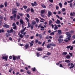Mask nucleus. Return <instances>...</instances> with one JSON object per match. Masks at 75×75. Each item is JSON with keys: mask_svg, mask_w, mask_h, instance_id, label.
Wrapping results in <instances>:
<instances>
[{"mask_svg": "<svg viewBox=\"0 0 75 75\" xmlns=\"http://www.w3.org/2000/svg\"><path fill=\"white\" fill-rule=\"evenodd\" d=\"M17 11H12V14H13V18L14 19H15L16 18V16H17V14H16V13H17Z\"/></svg>", "mask_w": 75, "mask_h": 75, "instance_id": "f257e3e1", "label": "nucleus"}, {"mask_svg": "<svg viewBox=\"0 0 75 75\" xmlns=\"http://www.w3.org/2000/svg\"><path fill=\"white\" fill-rule=\"evenodd\" d=\"M1 58L3 59H5V61H7V58H8V56H3Z\"/></svg>", "mask_w": 75, "mask_h": 75, "instance_id": "f03ea898", "label": "nucleus"}, {"mask_svg": "<svg viewBox=\"0 0 75 75\" xmlns=\"http://www.w3.org/2000/svg\"><path fill=\"white\" fill-rule=\"evenodd\" d=\"M14 31L13 30V28H11L10 30H8L7 31V32L8 33H13Z\"/></svg>", "mask_w": 75, "mask_h": 75, "instance_id": "7ed1b4c3", "label": "nucleus"}, {"mask_svg": "<svg viewBox=\"0 0 75 75\" xmlns=\"http://www.w3.org/2000/svg\"><path fill=\"white\" fill-rule=\"evenodd\" d=\"M48 14H47L48 17H50V16L52 15V12L50 11H49L48 13Z\"/></svg>", "mask_w": 75, "mask_h": 75, "instance_id": "20e7f679", "label": "nucleus"}, {"mask_svg": "<svg viewBox=\"0 0 75 75\" xmlns=\"http://www.w3.org/2000/svg\"><path fill=\"white\" fill-rule=\"evenodd\" d=\"M57 40L59 41V43H61V42H62L63 41V39L61 38H58Z\"/></svg>", "mask_w": 75, "mask_h": 75, "instance_id": "39448f33", "label": "nucleus"}, {"mask_svg": "<svg viewBox=\"0 0 75 75\" xmlns=\"http://www.w3.org/2000/svg\"><path fill=\"white\" fill-rule=\"evenodd\" d=\"M24 47H25V49H27V48L29 47V44H26L24 46Z\"/></svg>", "mask_w": 75, "mask_h": 75, "instance_id": "423d86ee", "label": "nucleus"}, {"mask_svg": "<svg viewBox=\"0 0 75 75\" xmlns=\"http://www.w3.org/2000/svg\"><path fill=\"white\" fill-rule=\"evenodd\" d=\"M67 37L68 40H69V41H70V40H71V34H69L67 35Z\"/></svg>", "mask_w": 75, "mask_h": 75, "instance_id": "0eeeda50", "label": "nucleus"}, {"mask_svg": "<svg viewBox=\"0 0 75 75\" xmlns=\"http://www.w3.org/2000/svg\"><path fill=\"white\" fill-rule=\"evenodd\" d=\"M12 56L13 60V61H16V59H17V56H16L14 55H13Z\"/></svg>", "mask_w": 75, "mask_h": 75, "instance_id": "6e6552de", "label": "nucleus"}, {"mask_svg": "<svg viewBox=\"0 0 75 75\" xmlns=\"http://www.w3.org/2000/svg\"><path fill=\"white\" fill-rule=\"evenodd\" d=\"M4 27L5 28H9V25L7 24H5V25H3Z\"/></svg>", "mask_w": 75, "mask_h": 75, "instance_id": "1a4fd4ad", "label": "nucleus"}, {"mask_svg": "<svg viewBox=\"0 0 75 75\" xmlns=\"http://www.w3.org/2000/svg\"><path fill=\"white\" fill-rule=\"evenodd\" d=\"M31 42H29V44H30V47H32L33 45V44H34V41H32Z\"/></svg>", "mask_w": 75, "mask_h": 75, "instance_id": "9d476101", "label": "nucleus"}, {"mask_svg": "<svg viewBox=\"0 0 75 75\" xmlns=\"http://www.w3.org/2000/svg\"><path fill=\"white\" fill-rule=\"evenodd\" d=\"M36 50L38 51H42V49L41 48H36Z\"/></svg>", "mask_w": 75, "mask_h": 75, "instance_id": "9b49d317", "label": "nucleus"}, {"mask_svg": "<svg viewBox=\"0 0 75 75\" xmlns=\"http://www.w3.org/2000/svg\"><path fill=\"white\" fill-rule=\"evenodd\" d=\"M58 33L59 35H60V34H61V33H62L61 30H58Z\"/></svg>", "mask_w": 75, "mask_h": 75, "instance_id": "f8f14e48", "label": "nucleus"}, {"mask_svg": "<svg viewBox=\"0 0 75 75\" xmlns=\"http://www.w3.org/2000/svg\"><path fill=\"white\" fill-rule=\"evenodd\" d=\"M36 23H37V22L34 21H32V24H33V25H34V24H35Z\"/></svg>", "mask_w": 75, "mask_h": 75, "instance_id": "ddd939ff", "label": "nucleus"}, {"mask_svg": "<svg viewBox=\"0 0 75 75\" xmlns=\"http://www.w3.org/2000/svg\"><path fill=\"white\" fill-rule=\"evenodd\" d=\"M56 23V24H60V21H59V20L57 19V21H55Z\"/></svg>", "mask_w": 75, "mask_h": 75, "instance_id": "4468645a", "label": "nucleus"}, {"mask_svg": "<svg viewBox=\"0 0 75 75\" xmlns=\"http://www.w3.org/2000/svg\"><path fill=\"white\" fill-rule=\"evenodd\" d=\"M20 23L22 24H24V21H23V20L21 19L20 21Z\"/></svg>", "mask_w": 75, "mask_h": 75, "instance_id": "2eb2a0df", "label": "nucleus"}, {"mask_svg": "<svg viewBox=\"0 0 75 75\" xmlns=\"http://www.w3.org/2000/svg\"><path fill=\"white\" fill-rule=\"evenodd\" d=\"M45 29L44 27L43 26H42L40 28V30H42V31H43Z\"/></svg>", "mask_w": 75, "mask_h": 75, "instance_id": "dca6fc26", "label": "nucleus"}, {"mask_svg": "<svg viewBox=\"0 0 75 75\" xmlns=\"http://www.w3.org/2000/svg\"><path fill=\"white\" fill-rule=\"evenodd\" d=\"M16 5L17 7H19L20 5V4L18 3V2H16Z\"/></svg>", "mask_w": 75, "mask_h": 75, "instance_id": "f3484780", "label": "nucleus"}, {"mask_svg": "<svg viewBox=\"0 0 75 75\" xmlns=\"http://www.w3.org/2000/svg\"><path fill=\"white\" fill-rule=\"evenodd\" d=\"M50 47H51V45H50V44H48L47 45V48H50Z\"/></svg>", "mask_w": 75, "mask_h": 75, "instance_id": "a211bd4d", "label": "nucleus"}, {"mask_svg": "<svg viewBox=\"0 0 75 75\" xmlns=\"http://www.w3.org/2000/svg\"><path fill=\"white\" fill-rule=\"evenodd\" d=\"M10 34H9V33H6V37H9V36H10Z\"/></svg>", "mask_w": 75, "mask_h": 75, "instance_id": "6ab92c4d", "label": "nucleus"}, {"mask_svg": "<svg viewBox=\"0 0 75 75\" xmlns=\"http://www.w3.org/2000/svg\"><path fill=\"white\" fill-rule=\"evenodd\" d=\"M30 8H28L25 11L26 13H28L30 11Z\"/></svg>", "mask_w": 75, "mask_h": 75, "instance_id": "aec40b11", "label": "nucleus"}, {"mask_svg": "<svg viewBox=\"0 0 75 75\" xmlns=\"http://www.w3.org/2000/svg\"><path fill=\"white\" fill-rule=\"evenodd\" d=\"M39 37L40 39H41V38H42V35H41V34H39Z\"/></svg>", "mask_w": 75, "mask_h": 75, "instance_id": "412c9836", "label": "nucleus"}, {"mask_svg": "<svg viewBox=\"0 0 75 75\" xmlns=\"http://www.w3.org/2000/svg\"><path fill=\"white\" fill-rule=\"evenodd\" d=\"M52 20H50L49 22V25H51L52 24Z\"/></svg>", "mask_w": 75, "mask_h": 75, "instance_id": "4be33fe9", "label": "nucleus"}, {"mask_svg": "<svg viewBox=\"0 0 75 75\" xmlns=\"http://www.w3.org/2000/svg\"><path fill=\"white\" fill-rule=\"evenodd\" d=\"M41 6L43 8H46V6H45V5H44V4H42L41 5Z\"/></svg>", "mask_w": 75, "mask_h": 75, "instance_id": "5701e85b", "label": "nucleus"}, {"mask_svg": "<svg viewBox=\"0 0 75 75\" xmlns=\"http://www.w3.org/2000/svg\"><path fill=\"white\" fill-rule=\"evenodd\" d=\"M71 57H70L69 55H68L66 57V58H67V59H69Z\"/></svg>", "mask_w": 75, "mask_h": 75, "instance_id": "b1692460", "label": "nucleus"}, {"mask_svg": "<svg viewBox=\"0 0 75 75\" xmlns=\"http://www.w3.org/2000/svg\"><path fill=\"white\" fill-rule=\"evenodd\" d=\"M68 54V53L66 52H63L62 53V55H67Z\"/></svg>", "mask_w": 75, "mask_h": 75, "instance_id": "393cba45", "label": "nucleus"}, {"mask_svg": "<svg viewBox=\"0 0 75 75\" xmlns=\"http://www.w3.org/2000/svg\"><path fill=\"white\" fill-rule=\"evenodd\" d=\"M65 62H67V63H69V62H71V61H69V60H66L65 61Z\"/></svg>", "mask_w": 75, "mask_h": 75, "instance_id": "a878e982", "label": "nucleus"}, {"mask_svg": "<svg viewBox=\"0 0 75 75\" xmlns=\"http://www.w3.org/2000/svg\"><path fill=\"white\" fill-rule=\"evenodd\" d=\"M35 20L36 21L37 23H39V19H38V18H35Z\"/></svg>", "mask_w": 75, "mask_h": 75, "instance_id": "bb28decb", "label": "nucleus"}, {"mask_svg": "<svg viewBox=\"0 0 75 75\" xmlns=\"http://www.w3.org/2000/svg\"><path fill=\"white\" fill-rule=\"evenodd\" d=\"M59 6L61 8L62 7V4L60 2L59 3Z\"/></svg>", "mask_w": 75, "mask_h": 75, "instance_id": "cd10ccee", "label": "nucleus"}, {"mask_svg": "<svg viewBox=\"0 0 75 75\" xmlns=\"http://www.w3.org/2000/svg\"><path fill=\"white\" fill-rule=\"evenodd\" d=\"M50 46H52V47H54V46H55V45H56L55 44L53 43H50Z\"/></svg>", "mask_w": 75, "mask_h": 75, "instance_id": "c85d7f7f", "label": "nucleus"}, {"mask_svg": "<svg viewBox=\"0 0 75 75\" xmlns=\"http://www.w3.org/2000/svg\"><path fill=\"white\" fill-rule=\"evenodd\" d=\"M4 30L3 29H0V33H4Z\"/></svg>", "mask_w": 75, "mask_h": 75, "instance_id": "c756f323", "label": "nucleus"}, {"mask_svg": "<svg viewBox=\"0 0 75 75\" xmlns=\"http://www.w3.org/2000/svg\"><path fill=\"white\" fill-rule=\"evenodd\" d=\"M40 13L41 14H43L44 13H45V10H42Z\"/></svg>", "mask_w": 75, "mask_h": 75, "instance_id": "7c9ffc66", "label": "nucleus"}, {"mask_svg": "<svg viewBox=\"0 0 75 75\" xmlns=\"http://www.w3.org/2000/svg\"><path fill=\"white\" fill-rule=\"evenodd\" d=\"M32 71H33V72H35V67H34L33 68H32L31 69Z\"/></svg>", "mask_w": 75, "mask_h": 75, "instance_id": "2f4dec72", "label": "nucleus"}, {"mask_svg": "<svg viewBox=\"0 0 75 75\" xmlns=\"http://www.w3.org/2000/svg\"><path fill=\"white\" fill-rule=\"evenodd\" d=\"M23 8L24 9H26V8H27V6L25 5H24L23 6Z\"/></svg>", "mask_w": 75, "mask_h": 75, "instance_id": "473e14b6", "label": "nucleus"}, {"mask_svg": "<svg viewBox=\"0 0 75 75\" xmlns=\"http://www.w3.org/2000/svg\"><path fill=\"white\" fill-rule=\"evenodd\" d=\"M24 30H21V34H24Z\"/></svg>", "mask_w": 75, "mask_h": 75, "instance_id": "72a5a7b5", "label": "nucleus"}, {"mask_svg": "<svg viewBox=\"0 0 75 75\" xmlns=\"http://www.w3.org/2000/svg\"><path fill=\"white\" fill-rule=\"evenodd\" d=\"M25 19L27 21V22H28V23H29V19H28V18L26 17L25 18Z\"/></svg>", "mask_w": 75, "mask_h": 75, "instance_id": "f704fd0d", "label": "nucleus"}, {"mask_svg": "<svg viewBox=\"0 0 75 75\" xmlns=\"http://www.w3.org/2000/svg\"><path fill=\"white\" fill-rule=\"evenodd\" d=\"M7 2L6 1L4 3V6L5 7H7Z\"/></svg>", "mask_w": 75, "mask_h": 75, "instance_id": "c9c22d12", "label": "nucleus"}, {"mask_svg": "<svg viewBox=\"0 0 75 75\" xmlns=\"http://www.w3.org/2000/svg\"><path fill=\"white\" fill-rule=\"evenodd\" d=\"M37 57H38L39 56H41V55L39 54V52H38L37 53Z\"/></svg>", "mask_w": 75, "mask_h": 75, "instance_id": "e433bc0d", "label": "nucleus"}, {"mask_svg": "<svg viewBox=\"0 0 75 75\" xmlns=\"http://www.w3.org/2000/svg\"><path fill=\"white\" fill-rule=\"evenodd\" d=\"M20 16H19V15H18L17 16V19H18V20H19V19H20Z\"/></svg>", "mask_w": 75, "mask_h": 75, "instance_id": "4c0bfd02", "label": "nucleus"}, {"mask_svg": "<svg viewBox=\"0 0 75 75\" xmlns=\"http://www.w3.org/2000/svg\"><path fill=\"white\" fill-rule=\"evenodd\" d=\"M75 67V64H73L72 66L71 67H69V69H71L72 68H73Z\"/></svg>", "mask_w": 75, "mask_h": 75, "instance_id": "58836bf2", "label": "nucleus"}, {"mask_svg": "<svg viewBox=\"0 0 75 75\" xmlns=\"http://www.w3.org/2000/svg\"><path fill=\"white\" fill-rule=\"evenodd\" d=\"M27 73L28 74H30L31 72L30 71V70H28L27 71Z\"/></svg>", "mask_w": 75, "mask_h": 75, "instance_id": "ea45409f", "label": "nucleus"}, {"mask_svg": "<svg viewBox=\"0 0 75 75\" xmlns=\"http://www.w3.org/2000/svg\"><path fill=\"white\" fill-rule=\"evenodd\" d=\"M32 6H33V7H34V6H35V5L34 4V3H31Z\"/></svg>", "mask_w": 75, "mask_h": 75, "instance_id": "a19ab883", "label": "nucleus"}, {"mask_svg": "<svg viewBox=\"0 0 75 75\" xmlns=\"http://www.w3.org/2000/svg\"><path fill=\"white\" fill-rule=\"evenodd\" d=\"M28 25L29 27H31V24L30 23H28Z\"/></svg>", "mask_w": 75, "mask_h": 75, "instance_id": "79ce46f5", "label": "nucleus"}, {"mask_svg": "<svg viewBox=\"0 0 75 75\" xmlns=\"http://www.w3.org/2000/svg\"><path fill=\"white\" fill-rule=\"evenodd\" d=\"M18 14H19V16H23V14L22 13H18Z\"/></svg>", "mask_w": 75, "mask_h": 75, "instance_id": "37998d69", "label": "nucleus"}, {"mask_svg": "<svg viewBox=\"0 0 75 75\" xmlns=\"http://www.w3.org/2000/svg\"><path fill=\"white\" fill-rule=\"evenodd\" d=\"M42 24H40L39 25V26H38V28H40V27L41 28V27H42Z\"/></svg>", "mask_w": 75, "mask_h": 75, "instance_id": "c03bdc74", "label": "nucleus"}, {"mask_svg": "<svg viewBox=\"0 0 75 75\" xmlns=\"http://www.w3.org/2000/svg\"><path fill=\"white\" fill-rule=\"evenodd\" d=\"M38 44L39 45H41L42 44V42H40V41H39L38 42Z\"/></svg>", "mask_w": 75, "mask_h": 75, "instance_id": "a18cd8bd", "label": "nucleus"}, {"mask_svg": "<svg viewBox=\"0 0 75 75\" xmlns=\"http://www.w3.org/2000/svg\"><path fill=\"white\" fill-rule=\"evenodd\" d=\"M3 7H4V5L2 4L0 5V8H3Z\"/></svg>", "mask_w": 75, "mask_h": 75, "instance_id": "49530a36", "label": "nucleus"}, {"mask_svg": "<svg viewBox=\"0 0 75 75\" xmlns=\"http://www.w3.org/2000/svg\"><path fill=\"white\" fill-rule=\"evenodd\" d=\"M30 11L32 13H33V12H34V9H33V8H31L30 9Z\"/></svg>", "mask_w": 75, "mask_h": 75, "instance_id": "de8ad7c7", "label": "nucleus"}, {"mask_svg": "<svg viewBox=\"0 0 75 75\" xmlns=\"http://www.w3.org/2000/svg\"><path fill=\"white\" fill-rule=\"evenodd\" d=\"M26 16H27V17H28V18H30V15H29V14L27 13L26 14Z\"/></svg>", "mask_w": 75, "mask_h": 75, "instance_id": "09e8293b", "label": "nucleus"}, {"mask_svg": "<svg viewBox=\"0 0 75 75\" xmlns=\"http://www.w3.org/2000/svg\"><path fill=\"white\" fill-rule=\"evenodd\" d=\"M71 47V45L68 46L66 47V48L68 49L70 48Z\"/></svg>", "mask_w": 75, "mask_h": 75, "instance_id": "8fccbe9b", "label": "nucleus"}, {"mask_svg": "<svg viewBox=\"0 0 75 75\" xmlns=\"http://www.w3.org/2000/svg\"><path fill=\"white\" fill-rule=\"evenodd\" d=\"M58 28V27H57V26L55 27L54 28V30H57Z\"/></svg>", "mask_w": 75, "mask_h": 75, "instance_id": "3c124183", "label": "nucleus"}, {"mask_svg": "<svg viewBox=\"0 0 75 75\" xmlns=\"http://www.w3.org/2000/svg\"><path fill=\"white\" fill-rule=\"evenodd\" d=\"M45 44V41H44L42 44V46H43L44 45V44Z\"/></svg>", "mask_w": 75, "mask_h": 75, "instance_id": "603ef678", "label": "nucleus"}, {"mask_svg": "<svg viewBox=\"0 0 75 75\" xmlns=\"http://www.w3.org/2000/svg\"><path fill=\"white\" fill-rule=\"evenodd\" d=\"M51 42V40L49 39L47 41V43H48L49 42Z\"/></svg>", "mask_w": 75, "mask_h": 75, "instance_id": "864d4df0", "label": "nucleus"}, {"mask_svg": "<svg viewBox=\"0 0 75 75\" xmlns=\"http://www.w3.org/2000/svg\"><path fill=\"white\" fill-rule=\"evenodd\" d=\"M69 54L70 55V56H71V57H72L73 56H72V53L69 52Z\"/></svg>", "mask_w": 75, "mask_h": 75, "instance_id": "5fc2aeb1", "label": "nucleus"}, {"mask_svg": "<svg viewBox=\"0 0 75 75\" xmlns=\"http://www.w3.org/2000/svg\"><path fill=\"white\" fill-rule=\"evenodd\" d=\"M20 37L21 38H23V35H22V34H21L20 35Z\"/></svg>", "mask_w": 75, "mask_h": 75, "instance_id": "6e6d98bb", "label": "nucleus"}, {"mask_svg": "<svg viewBox=\"0 0 75 75\" xmlns=\"http://www.w3.org/2000/svg\"><path fill=\"white\" fill-rule=\"evenodd\" d=\"M46 55H51V53L49 52H48L46 54Z\"/></svg>", "mask_w": 75, "mask_h": 75, "instance_id": "4d7b16f0", "label": "nucleus"}, {"mask_svg": "<svg viewBox=\"0 0 75 75\" xmlns=\"http://www.w3.org/2000/svg\"><path fill=\"white\" fill-rule=\"evenodd\" d=\"M50 35H54V32H52L50 33Z\"/></svg>", "mask_w": 75, "mask_h": 75, "instance_id": "13d9d810", "label": "nucleus"}, {"mask_svg": "<svg viewBox=\"0 0 75 75\" xmlns=\"http://www.w3.org/2000/svg\"><path fill=\"white\" fill-rule=\"evenodd\" d=\"M69 32H67L66 33V35H69Z\"/></svg>", "mask_w": 75, "mask_h": 75, "instance_id": "bf43d9fd", "label": "nucleus"}, {"mask_svg": "<svg viewBox=\"0 0 75 75\" xmlns=\"http://www.w3.org/2000/svg\"><path fill=\"white\" fill-rule=\"evenodd\" d=\"M63 38V36L61 35V36L59 37V38Z\"/></svg>", "mask_w": 75, "mask_h": 75, "instance_id": "052dcab7", "label": "nucleus"}, {"mask_svg": "<svg viewBox=\"0 0 75 75\" xmlns=\"http://www.w3.org/2000/svg\"><path fill=\"white\" fill-rule=\"evenodd\" d=\"M16 59H20V56H18V57H17Z\"/></svg>", "mask_w": 75, "mask_h": 75, "instance_id": "680f3d73", "label": "nucleus"}, {"mask_svg": "<svg viewBox=\"0 0 75 75\" xmlns=\"http://www.w3.org/2000/svg\"><path fill=\"white\" fill-rule=\"evenodd\" d=\"M70 34H72L73 33H74V31L71 30L70 31Z\"/></svg>", "mask_w": 75, "mask_h": 75, "instance_id": "e2e57ef3", "label": "nucleus"}, {"mask_svg": "<svg viewBox=\"0 0 75 75\" xmlns=\"http://www.w3.org/2000/svg\"><path fill=\"white\" fill-rule=\"evenodd\" d=\"M65 11V8H63L62 9V11L63 12Z\"/></svg>", "mask_w": 75, "mask_h": 75, "instance_id": "0e129e2a", "label": "nucleus"}, {"mask_svg": "<svg viewBox=\"0 0 75 75\" xmlns=\"http://www.w3.org/2000/svg\"><path fill=\"white\" fill-rule=\"evenodd\" d=\"M56 9L57 10H58V9H59V6H56Z\"/></svg>", "mask_w": 75, "mask_h": 75, "instance_id": "69168bd1", "label": "nucleus"}, {"mask_svg": "<svg viewBox=\"0 0 75 75\" xmlns=\"http://www.w3.org/2000/svg\"><path fill=\"white\" fill-rule=\"evenodd\" d=\"M70 50H73V46H71L70 47Z\"/></svg>", "mask_w": 75, "mask_h": 75, "instance_id": "338daca9", "label": "nucleus"}, {"mask_svg": "<svg viewBox=\"0 0 75 75\" xmlns=\"http://www.w3.org/2000/svg\"><path fill=\"white\" fill-rule=\"evenodd\" d=\"M72 38L73 39H75V35H73Z\"/></svg>", "mask_w": 75, "mask_h": 75, "instance_id": "774afa93", "label": "nucleus"}]
</instances>
